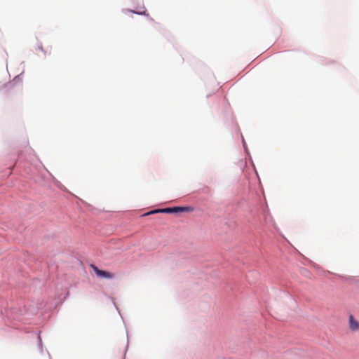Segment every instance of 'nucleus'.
<instances>
[{
  "label": "nucleus",
  "mask_w": 359,
  "mask_h": 359,
  "mask_svg": "<svg viewBox=\"0 0 359 359\" xmlns=\"http://www.w3.org/2000/svg\"><path fill=\"white\" fill-rule=\"evenodd\" d=\"M192 209L190 207H174V208H167L164 209H157L154 210H151L149 212H147L143 215V216H147L155 213L163 212V213H176L180 212H187L190 211Z\"/></svg>",
  "instance_id": "1"
},
{
  "label": "nucleus",
  "mask_w": 359,
  "mask_h": 359,
  "mask_svg": "<svg viewBox=\"0 0 359 359\" xmlns=\"http://www.w3.org/2000/svg\"><path fill=\"white\" fill-rule=\"evenodd\" d=\"M90 267L93 269L97 276L100 278L113 279L115 278V274L112 272L101 270L95 265H91Z\"/></svg>",
  "instance_id": "2"
},
{
  "label": "nucleus",
  "mask_w": 359,
  "mask_h": 359,
  "mask_svg": "<svg viewBox=\"0 0 359 359\" xmlns=\"http://www.w3.org/2000/svg\"><path fill=\"white\" fill-rule=\"evenodd\" d=\"M349 328L354 332L359 331V322L352 315L348 318Z\"/></svg>",
  "instance_id": "3"
},
{
  "label": "nucleus",
  "mask_w": 359,
  "mask_h": 359,
  "mask_svg": "<svg viewBox=\"0 0 359 359\" xmlns=\"http://www.w3.org/2000/svg\"><path fill=\"white\" fill-rule=\"evenodd\" d=\"M138 14H144V12H140V13H137Z\"/></svg>",
  "instance_id": "4"
}]
</instances>
